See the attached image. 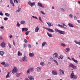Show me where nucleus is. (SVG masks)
Wrapping results in <instances>:
<instances>
[{"mask_svg": "<svg viewBox=\"0 0 80 80\" xmlns=\"http://www.w3.org/2000/svg\"><path fill=\"white\" fill-rule=\"evenodd\" d=\"M55 30L57 32H58V33H60V34H62V35H65V32L60 31L57 29H55Z\"/></svg>", "mask_w": 80, "mask_h": 80, "instance_id": "obj_1", "label": "nucleus"}, {"mask_svg": "<svg viewBox=\"0 0 80 80\" xmlns=\"http://www.w3.org/2000/svg\"><path fill=\"white\" fill-rule=\"evenodd\" d=\"M70 77L71 78H73V79H76L77 78V76L74 75V73H73V72H72Z\"/></svg>", "mask_w": 80, "mask_h": 80, "instance_id": "obj_2", "label": "nucleus"}, {"mask_svg": "<svg viewBox=\"0 0 80 80\" xmlns=\"http://www.w3.org/2000/svg\"><path fill=\"white\" fill-rule=\"evenodd\" d=\"M19 61L21 62H22H22H25H25H27L28 61H27V57L25 56H24L22 58V60H20Z\"/></svg>", "mask_w": 80, "mask_h": 80, "instance_id": "obj_3", "label": "nucleus"}, {"mask_svg": "<svg viewBox=\"0 0 80 80\" xmlns=\"http://www.w3.org/2000/svg\"><path fill=\"white\" fill-rule=\"evenodd\" d=\"M6 45H7V43H5V42H2L1 44V46L2 48H5L6 47Z\"/></svg>", "mask_w": 80, "mask_h": 80, "instance_id": "obj_4", "label": "nucleus"}, {"mask_svg": "<svg viewBox=\"0 0 80 80\" xmlns=\"http://www.w3.org/2000/svg\"><path fill=\"white\" fill-rule=\"evenodd\" d=\"M43 28L47 30L48 31V32H51V33H53V32H54V31H53V29H52L47 28H45L44 27H43Z\"/></svg>", "mask_w": 80, "mask_h": 80, "instance_id": "obj_5", "label": "nucleus"}, {"mask_svg": "<svg viewBox=\"0 0 80 80\" xmlns=\"http://www.w3.org/2000/svg\"><path fill=\"white\" fill-rule=\"evenodd\" d=\"M28 3V5H30V6H31V7H33V5H35L36 3L35 2H33L32 3V2H31L30 1H29Z\"/></svg>", "mask_w": 80, "mask_h": 80, "instance_id": "obj_6", "label": "nucleus"}, {"mask_svg": "<svg viewBox=\"0 0 80 80\" xmlns=\"http://www.w3.org/2000/svg\"><path fill=\"white\" fill-rule=\"evenodd\" d=\"M14 69L12 70V73H15V72H17V68L16 67H14Z\"/></svg>", "mask_w": 80, "mask_h": 80, "instance_id": "obj_7", "label": "nucleus"}, {"mask_svg": "<svg viewBox=\"0 0 80 80\" xmlns=\"http://www.w3.org/2000/svg\"><path fill=\"white\" fill-rule=\"evenodd\" d=\"M59 71L60 72V75H62L64 74V71H63V70L60 69L59 70Z\"/></svg>", "mask_w": 80, "mask_h": 80, "instance_id": "obj_8", "label": "nucleus"}, {"mask_svg": "<svg viewBox=\"0 0 80 80\" xmlns=\"http://www.w3.org/2000/svg\"><path fill=\"white\" fill-rule=\"evenodd\" d=\"M28 77L30 80H34V78H33L32 76H28Z\"/></svg>", "mask_w": 80, "mask_h": 80, "instance_id": "obj_9", "label": "nucleus"}, {"mask_svg": "<svg viewBox=\"0 0 80 80\" xmlns=\"http://www.w3.org/2000/svg\"><path fill=\"white\" fill-rule=\"evenodd\" d=\"M52 73L53 75H57L58 74L57 72L54 70L52 71Z\"/></svg>", "mask_w": 80, "mask_h": 80, "instance_id": "obj_10", "label": "nucleus"}, {"mask_svg": "<svg viewBox=\"0 0 80 80\" xmlns=\"http://www.w3.org/2000/svg\"><path fill=\"white\" fill-rule=\"evenodd\" d=\"M23 31H25V32L28 31V28H22V32H23Z\"/></svg>", "mask_w": 80, "mask_h": 80, "instance_id": "obj_11", "label": "nucleus"}, {"mask_svg": "<svg viewBox=\"0 0 80 80\" xmlns=\"http://www.w3.org/2000/svg\"><path fill=\"white\" fill-rule=\"evenodd\" d=\"M39 31V28H38V26L35 29V32H38V31Z\"/></svg>", "mask_w": 80, "mask_h": 80, "instance_id": "obj_12", "label": "nucleus"}, {"mask_svg": "<svg viewBox=\"0 0 80 80\" xmlns=\"http://www.w3.org/2000/svg\"><path fill=\"white\" fill-rule=\"evenodd\" d=\"M55 55V58H58V53L57 52H55L53 54V55Z\"/></svg>", "mask_w": 80, "mask_h": 80, "instance_id": "obj_13", "label": "nucleus"}, {"mask_svg": "<svg viewBox=\"0 0 80 80\" xmlns=\"http://www.w3.org/2000/svg\"><path fill=\"white\" fill-rule=\"evenodd\" d=\"M29 57H32L33 56H34V53H30L29 54Z\"/></svg>", "mask_w": 80, "mask_h": 80, "instance_id": "obj_14", "label": "nucleus"}, {"mask_svg": "<svg viewBox=\"0 0 80 80\" xmlns=\"http://www.w3.org/2000/svg\"><path fill=\"white\" fill-rule=\"evenodd\" d=\"M10 3L12 5L13 7H15V5L14 4V3L13 2V1L12 0H10Z\"/></svg>", "mask_w": 80, "mask_h": 80, "instance_id": "obj_15", "label": "nucleus"}, {"mask_svg": "<svg viewBox=\"0 0 80 80\" xmlns=\"http://www.w3.org/2000/svg\"><path fill=\"white\" fill-rule=\"evenodd\" d=\"M47 23L49 27H52V26H53V24L51 22H47Z\"/></svg>", "mask_w": 80, "mask_h": 80, "instance_id": "obj_16", "label": "nucleus"}, {"mask_svg": "<svg viewBox=\"0 0 80 80\" xmlns=\"http://www.w3.org/2000/svg\"><path fill=\"white\" fill-rule=\"evenodd\" d=\"M37 70L38 72H41V69L39 67L37 68Z\"/></svg>", "mask_w": 80, "mask_h": 80, "instance_id": "obj_17", "label": "nucleus"}, {"mask_svg": "<svg viewBox=\"0 0 80 80\" xmlns=\"http://www.w3.org/2000/svg\"><path fill=\"white\" fill-rule=\"evenodd\" d=\"M72 60H73V62H75V63H78V61L75 60V59H74V58H72Z\"/></svg>", "mask_w": 80, "mask_h": 80, "instance_id": "obj_18", "label": "nucleus"}, {"mask_svg": "<svg viewBox=\"0 0 80 80\" xmlns=\"http://www.w3.org/2000/svg\"><path fill=\"white\" fill-rule=\"evenodd\" d=\"M47 35L49 37H52V35L48 32H47Z\"/></svg>", "mask_w": 80, "mask_h": 80, "instance_id": "obj_19", "label": "nucleus"}, {"mask_svg": "<svg viewBox=\"0 0 80 80\" xmlns=\"http://www.w3.org/2000/svg\"><path fill=\"white\" fill-rule=\"evenodd\" d=\"M18 10H17L16 11V12H20V11L21 10V8H18Z\"/></svg>", "mask_w": 80, "mask_h": 80, "instance_id": "obj_20", "label": "nucleus"}, {"mask_svg": "<svg viewBox=\"0 0 80 80\" xmlns=\"http://www.w3.org/2000/svg\"><path fill=\"white\" fill-rule=\"evenodd\" d=\"M22 55V53L20 52V51H18V56H20Z\"/></svg>", "mask_w": 80, "mask_h": 80, "instance_id": "obj_21", "label": "nucleus"}, {"mask_svg": "<svg viewBox=\"0 0 80 80\" xmlns=\"http://www.w3.org/2000/svg\"><path fill=\"white\" fill-rule=\"evenodd\" d=\"M4 54V52L2 51H0V55H1V56H3Z\"/></svg>", "mask_w": 80, "mask_h": 80, "instance_id": "obj_22", "label": "nucleus"}, {"mask_svg": "<svg viewBox=\"0 0 80 80\" xmlns=\"http://www.w3.org/2000/svg\"><path fill=\"white\" fill-rule=\"evenodd\" d=\"M5 15H6V16H8V17H10V14H8V13H5Z\"/></svg>", "mask_w": 80, "mask_h": 80, "instance_id": "obj_23", "label": "nucleus"}, {"mask_svg": "<svg viewBox=\"0 0 80 80\" xmlns=\"http://www.w3.org/2000/svg\"><path fill=\"white\" fill-rule=\"evenodd\" d=\"M72 68H73V69H77V67L73 65Z\"/></svg>", "mask_w": 80, "mask_h": 80, "instance_id": "obj_24", "label": "nucleus"}, {"mask_svg": "<svg viewBox=\"0 0 80 80\" xmlns=\"http://www.w3.org/2000/svg\"><path fill=\"white\" fill-rule=\"evenodd\" d=\"M74 42L76 44H78V45H80V42H77V41H76V40L74 41Z\"/></svg>", "mask_w": 80, "mask_h": 80, "instance_id": "obj_25", "label": "nucleus"}, {"mask_svg": "<svg viewBox=\"0 0 80 80\" xmlns=\"http://www.w3.org/2000/svg\"><path fill=\"white\" fill-rule=\"evenodd\" d=\"M68 25L71 27H73V26L71 23H68Z\"/></svg>", "mask_w": 80, "mask_h": 80, "instance_id": "obj_26", "label": "nucleus"}, {"mask_svg": "<svg viewBox=\"0 0 80 80\" xmlns=\"http://www.w3.org/2000/svg\"><path fill=\"white\" fill-rule=\"evenodd\" d=\"M6 78H10V75H9V72H8V74L6 76Z\"/></svg>", "mask_w": 80, "mask_h": 80, "instance_id": "obj_27", "label": "nucleus"}, {"mask_svg": "<svg viewBox=\"0 0 80 80\" xmlns=\"http://www.w3.org/2000/svg\"><path fill=\"white\" fill-rule=\"evenodd\" d=\"M4 67H9V64H8V63H6L5 64V65L4 66Z\"/></svg>", "mask_w": 80, "mask_h": 80, "instance_id": "obj_28", "label": "nucleus"}, {"mask_svg": "<svg viewBox=\"0 0 80 80\" xmlns=\"http://www.w3.org/2000/svg\"><path fill=\"white\" fill-rule=\"evenodd\" d=\"M63 56L60 55V56L59 57L58 59H60V58L62 59V58H63Z\"/></svg>", "mask_w": 80, "mask_h": 80, "instance_id": "obj_29", "label": "nucleus"}, {"mask_svg": "<svg viewBox=\"0 0 80 80\" xmlns=\"http://www.w3.org/2000/svg\"><path fill=\"white\" fill-rule=\"evenodd\" d=\"M66 52H69V51H70V48H66Z\"/></svg>", "mask_w": 80, "mask_h": 80, "instance_id": "obj_30", "label": "nucleus"}, {"mask_svg": "<svg viewBox=\"0 0 80 80\" xmlns=\"http://www.w3.org/2000/svg\"><path fill=\"white\" fill-rule=\"evenodd\" d=\"M45 45H47V43L45 42H44L42 43V46H45Z\"/></svg>", "mask_w": 80, "mask_h": 80, "instance_id": "obj_31", "label": "nucleus"}, {"mask_svg": "<svg viewBox=\"0 0 80 80\" xmlns=\"http://www.w3.org/2000/svg\"><path fill=\"white\" fill-rule=\"evenodd\" d=\"M17 24L16 25L17 27H20V24L18 22H17Z\"/></svg>", "mask_w": 80, "mask_h": 80, "instance_id": "obj_32", "label": "nucleus"}, {"mask_svg": "<svg viewBox=\"0 0 80 80\" xmlns=\"http://www.w3.org/2000/svg\"><path fill=\"white\" fill-rule=\"evenodd\" d=\"M73 64L72 63L69 65V67H72V68L73 67Z\"/></svg>", "mask_w": 80, "mask_h": 80, "instance_id": "obj_33", "label": "nucleus"}, {"mask_svg": "<svg viewBox=\"0 0 80 80\" xmlns=\"http://www.w3.org/2000/svg\"><path fill=\"white\" fill-rule=\"evenodd\" d=\"M40 65H42V66H43V65H45V63H44V62H40Z\"/></svg>", "mask_w": 80, "mask_h": 80, "instance_id": "obj_34", "label": "nucleus"}, {"mask_svg": "<svg viewBox=\"0 0 80 80\" xmlns=\"http://www.w3.org/2000/svg\"><path fill=\"white\" fill-rule=\"evenodd\" d=\"M25 22L24 21H21L20 22L21 24H24Z\"/></svg>", "mask_w": 80, "mask_h": 80, "instance_id": "obj_35", "label": "nucleus"}, {"mask_svg": "<svg viewBox=\"0 0 80 80\" xmlns=\"http://www.w3.org/2000/svg\"><path fill=\"white\" fill-rule=\"evenodd\" d=\"M16 75L17 77H19L20 75V73H17L16 74Z\"/></svg>", "mask_w": 80, "mask_h": 80, "instance_id": "obj_36", "label": "nucleus"}, {"mask_svg": "<svg viewBox=\"0 0 80 80\" xmlns=\"http://www.w3.org/2000/svg\"><path fill=\"white\" fill-rule=\"evenodd\" d=\"M38 5L39 7H41L42 6V4H41V3L40 2H38Z\"/></svg>", "mask_w": 80, "mask_h": 80, "instance_id": "obj_37", "label": "nucleus"}, {"mask_svg": "<svg viewBox=\"0 0 80 80\" xmlns=\"http://www.w3.org/2000/svg\"><path fill=\"white\" fill-rule=\"evenodd\" d=\"M30 72V69H29L26 72V73L27 74H28Z\"/></svg>", "mask_w": 80, "mask_h": 80, "instance_id": "obj_38", "label": "nucleus"}, {"mask_svg": "<svg viewBox=\"0 0 80 80\" xmlns=\"http://www.w3.org/2000/svg\"><path fill=\"white\" fill-rule=\"evenodd\" d=\"M8 46L9 47V48H11L12 47L11 46V44H10V43L8 42Z\"/></svg>", "mask_w": 80, "mask_h": 80, "instance_id": "obj_39", "label": "nucleus"}, {"mask_svg": "<svg viewBox=\"0 0 80 80\" xmlns=\"http://www.w3.org/2000/svg\"><path fill=\"white\" fill-rule=\"evenodd\" d=\"M61 46L62 47H65V46H66V45H65V44L64 43H62L61 44Z\"/></svg>", "mask_w": 80, "mask_h": 80, "instance_id": "obj_40", "label": "nucleus"}, {"mask_svg": "<svg viewBox=\"0 0 80 80\" xmlns=\"http://www.w3.org/2000/svg\"><path fill=\"white\" fill-rule=\"evenodd\" d=\"M30 33V31H27L25 32V34L26 35H28V33Z\"/></svg>", "mask_w": 80, "mask_h": 80, "instance_id": "obj_41", "label": "nucleus"}, {"mask_svg": "<svg viewBox=\"0 0 80 80\" xmlns=\"http://www.w3.org/2000/svg\"><path fill=\"white\" fill-rule=\"evenodd\" d=\"M54 61L55 62V63H56L57 65H58V62L56 60H54Z\"/></svg>", "mask_w": 80, "mask_h": 80, "instance_id": "obj_42", "label": "nucleus"}, {"mask_svg": "<svg viewBox=\"0 0 80 80\" xmlns=\"http://www.w3.org/2000/svg\"><path fill=\"white\" fill-rule=\"evenodd\" d=\"M1 64H2V65H4V66H5V62H1Z\"/></svg>", "mask_w": 80, "mask_h": 80, "instance_id": "obj_43", "label": "nucleus"}, {"mask_svg": "<svg viewBox=\"0 0 80 80\" xmlns=\"http://www.w3.org/2000/svg\"><path fill=\"white\" fill-rule=\"evenodd\" d=\"M8 18L7 17H5L4 18V20H5L6 21H7V20H8Z\"/></svg>", "mask_w": 80, "mask_h": 80, "instance_id": "obj_44", "label": "nucleus"}, {"mask_svg": "<svg viewBox=\"0 0 80 80\" xmlns=\"http://www.w3.org/2000/svg\"><path fill=\"white\" fill-rule=\"evenodd\" d=\"M0 15L1 16H3V12H2V11H0Z\"/></svg>", "mask_w": 80, "mask_h": 80, "instance_id": "obj_45", "label": "nucleus"}, {"mask_svg": "<svg viewBox=\"0 0 80 80\" xmlns=\"http://www.w3.org/2000/svg\"><path fill=\"white\" fill-rule=\"evenodd\" d=\"M29 69V71H30L31 72H33V69L32 68H31Z\"/></svg>", "mask_w": 80, "mask_h": 80, "instance_id": "obj_46", "label": "nucleus"}, {"mask_svg": "<svg viewBox=\"0 0 80 80\" xmlns=\"http://www.w3.org/2000/svg\"><path fill=\"white\" fill-rule=\"evenodd\" d=\"M32 17L34 18H36V19H37V20L38 19V18L36 17H35L33 16H32Z\"/></svg>", "mask_w": 80, "mask_h": 80, "instance_id": "obj_47", "label": "nucleus"}, {"mask_svg": "<svg viewBox=\"0 0 80 80\" xmlns=\"http://www.w3.org/2000/svg\"><path fill=\"white\" fill-rule=\"evenodd\" d=\"M58 26H59L60 27H61V28H63V26L62 25H61L60 24H58Z\"/></svg>", "mask_w": 80, "mask_h": 80, "instance_id": "obj_48", "label": "nucleus"}, {"mask_svg": "<svg viewBox=\"0 0 80 80\" xmlns=\"http://www.w3.org/2000/svg\"><path fill=\"white\" fill-rule=\"evenodd\" d=\"M24 41L25 43H27V42H28L27 40L26 39H24Z\"/></svg>", "mask_w": 80, "mask_h": 80, "instance_id": "obj_49", "label": "nucleus"}, {"mask_svg": "<svg viewBox=\"0 0 80 80\" xmlns=\"http://www.w3.org/2000/svg\"><path fill=\"white\" fill-rule=\"evenodd\" d=\"M60 9L62 12H64L65 11V10L64 9H63V8H61Z\"/></svg>", "mask_w": 80, "mask_h": 80, "instance_id": "obj_50", "label": "nucleus"}, {"mask_svg": "<svg viewBox=\"0 0 80 80\" xmlns=\"http://www.w3.org/2000/svg\"><path fill=\"white\" fill-rule=\"evenodd\" d=\"M39 20L42 22V18H41V17H39Z\"/></svg>", "mask_w": 80, "mask_h": 80, "instance_id": "obj_51", "label": "nucleus"}, {"mask_svg": "<svg viewBox=\"0 0 80 80\" xmlns=\"http://www.w3.org/2000/svg\"><path fill=\"white\" fill-rule=\"evenodd\" d=\"M0 28L1 29H2L3 30V29H4V27L2 26L0 27Z\"/></svg>", "mask_w": 80, "mask_h": 80, "instance_id": "obj_52", "label": "nucleus"}, {"mask_svg": "<svg viewBox=\"0 0 80 80\" xmlns=\"http://www.w3.org/2000/svg\"><path fill=\"white\" fill-rule=\"evenodd\" d=\"M28 48H31V45H30L29 44H28Z\"/></svg>", "mask_w": 80, "mask_h": 80, "instance_id": "obj_53", "label": "nucleus"}, {"mask_svg": "<svg viewBox=\"0 0 80 80\" xmlns=\"http://www.w3.org/2000/svg\"><path fill=\"white\" fill-rule=\"evenodd\" d=\"M72 17H73V15H72V14H70L69 15L70 18H72Z\"/></svg>", "mask_w": 80, "mask_h": 80, "instance_id": "obj_54", "label": "nucleus"}, {"mask_svg": "<svg viewBox=\"0 0 80 80\" xmlns=\"http://www.w3.org/2000/svg\"><path fill=\"white\" fill-rule=\"evenodd\" d=\"M23 47L24 48H25V47H27V44H24L23 45Z\"/></svg>", "mask_w": 80, "mask_h": 80, "instance_id": "obj_55", "label": "nucleus"}, {"mask_svg": "<svg viewBox=\"0 0 80 80\" xmlns=\"http://www.w3.org/2000/svg\"><path fill=\"white\" fill-rule=\"evenodd\" d=\"M74 20H77V17L76 16H74Z\"/></svg>", "mask_w": 80, "mask_h": 80, "instance_id": "obj_56", "label": "nucleus"}, {"mask_svg": "<svg viewBox=\"0 0 80 80\" xmlns=\"http://www.w3.org/2000/svg\"><path fill=\"white\" fill-rule=\"evenodd\" d=\"M41 12L42 13V14H43V15H45V13H44V12H43L42 11H41Z\"/></svg>", "mask_w": 80, "mask_h": 80, "instance_id": "obj_57", "label": "nucleus"}, {"mask_svg": "<svg viewBox=\"0 0 80 80\" xmlns=\"http://www.w3.org/2000/svg\"><path fill=\"white\" fill-rule=\"evenodd\" d=\"M12 37H13V36H12V35H11L9 36V38H12Z\"/></svg>", "mask_w": 80, "mask_h": 80, "instance_id": "obj_58", "label": "nucleus"}, {"mask_svg": "<svg viewBox=\"0 0 80 80\" xmlns=\"http://www.w3.org/2000/svg\"><path fill=\"white\" fill-rule=\"evenodd\" d=\"M3 39V38L2 37L0 36V40H2Z\"/></svg>", "mask_w": 80, "mask_h": 80, "instance_id": "obj_59", "label": "nucleus"}, {"mask_svg": "<svg viewBox=\"0 0 80 80\" xmlns=\"http://www.w3.org/2000/svg\"><path fill=\"white\" fill-rule=\"evenodd\" d=\"M68 59L69 60H72V59H70V57H68Z\"/></svg>", "mask_w": 80, "mask_h": 80, "instance_id": "obj_60", "label": "nucleus"}, {"mask_svg": "<svg viewBox=\"0 0 80 80\" xmlns=\"http://www.w3.org/2000/svg\"><path fill=\"white\" fill-rule=\"evenodd\" d=\"M13 45H15V43L14 42V41H13Z\"/></svg>", "mask_w": 80, "mask_h": 80, "instance_id": "obj_61", "label": "nucleus"}, {"mask_svg": "<svg viewBox=\"0 0 80 80\" xmlns=\"http://www.w3.org/2000/svg\"><path fill=\"white\" fill-rule=\"evenodd\" d=\"M77 21L78 23H80V20H77Z\"/></svg>", "mask_w": 80, "mask_h": 80, "instance_id": "obj_62", "label": "nucleus"}, {"mask_svg": "<svg viewBox=\"0 0 80 80\" xmlns=\"http://www.w3.org/2000/svg\"><path fill=\"white\" fill-rule=\"evenodd\" d=\"M78 4H79V5H80V1H79L78 2Z\"/></svg>", "mask_w": 80, "mask_h": 80, "instance_id": "obj_63", "label": "nucleus"}, {"mask_svg": "<svg viewBox=\"0 0 80 80\" xmlns=\"http://www.w3.org/2000/svg\"><path fill=\"white\" fill-rule=\"evenodd\" d=\"M25 80H29V79H28L27 78H26Z\"/></svg>", "mask_w": 80, "mask_h": 80, "instance_id": "obj_64", "label": "nucleus"}]
</instances>
